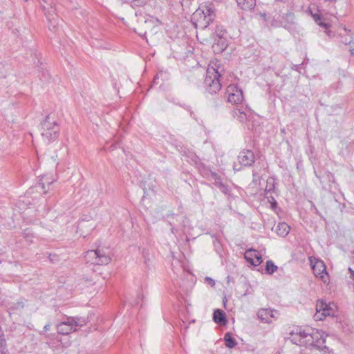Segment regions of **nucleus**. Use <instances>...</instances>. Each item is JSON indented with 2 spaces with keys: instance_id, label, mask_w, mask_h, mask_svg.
<instances>
[{
  "instance_id": "nucleus-1",
  "label": "nucleus",
  "mask_w": 354,
  "mask_h": 354,
  "mask_svg": "<svg viewBox=\"0 0 354 354\" xmlns=\"http://www.w3.org/2000/svg\"><path fill=\"white\" fill-rule=\"evenodd\" d=\"M296 333L299 335L301 339L306 342V347H315L319 351L328 350V348L324 345L326 340L320 337L318 331H315L313 328L303 329L301 327L295 328Z\"/></svg>"
},
{
  "instance_id": "nucleus-2",
  "label": "nucleus",
  "mask_w": 354,
  "mask_h": 354,
  "mask_svg": "<svg viewBox=\"0 0 354 354\" xmlns=\"http://www.w3.org/2000/svg\"><path fill=\"white\" fill-rule=\"evenodd\" d=\"M41 135L48 142L55 140L59 135V125L54 118L48 115L41 122Z\"/></svg>"
},
{
  "instance_id": "nucleus-3",
  "label": "nucleus",
  "mask_w": 354,
  "mask_h": 354,
  "mask_svg": "<svg viewBox=\"0 0 354 354\" xmlns=\"http://www.w3.org/2000/svg\"><path fill=\"white\" fill-rule=\"evenodd\" d=\"M221 76L218 68L209 67L206 71V75L204 80V85L206 91L210 94L216 93L221 88L220 77Z\"/></svg>"
},
{
  "instance_id": "nucleus-4",
  "label": "nucleus",
  "mask_w": 354,
  "mask_h": 354,
  "mask_svg": "<svg viewBox=\"0 0 354 354\" xmlns=\"http://www.w3.org/2000/svg\"><path fill=\"white\" fill-rule=\"evenodd\" d=\"M84 259L87 263L100 266L107 265L111 260L109 255L100 249L88 250L85 253Z\"/></svg>"
},
{
  "instance_id": "nucleus-5",
  "label": "nucleus",
  "mask_w": 354,
  "mask_h": 354,
  "mask_svg": "<svg viewBox=\"0 0 354 354\" xmlns=\"http://www.w3.org/2000/svg\"><path fill=\"white\" fill-rule=\"evenodd\" d=\"M191 21L196 28L205 29L211 22L207 21L206 15L202 9H196L192 14Z\"/></svg>"
},
{
  "instance_id": "nucleus-6",
  "label": "nucleus",
  "mask_w": 354,
  "mask_h": 354,
  "mask_svg": "<svg viewBox=\"0 0 354 354\" xmlns=\"http://www.w3.org/2000/svg\"><path fill=\"white\" fill-rule=\"evenodd\" d=\"M229 92L227 102L232 104H238L243 100L242 90L236 84L230 85L227 88Z\"/></svg>"
},
{
  "instance_id": "nucleus-7",
  "label": "nucleus",
  "mask_w": 354,
  "mask_h": 354,
  "mask_svg": "<svg viewBox=\"0 0 354 354\" xmlns=\"http://www.w3.org/2000/svg\"><path fill=\"white\" fill-rule=\"evenodd\" d=\"M254 153L249 149L241 151L238 156V160L241 165L244 167H250L254 162Z\"/></svg>"
},
{
  "instance_id": "nucleus-8",
  "label": "nucleus",
  "mask_w": 354,
  "mask_h": 354,
  "mask_svg": "<svg viewBox=\"0 0 354 354\" xmlns=\"http://www.w3.org/2000/svg\"><path fill=\"white\" fill-rule=\"evenodd\" d=\"M245 260L254 266H259L263 262L261 255L254 249H250L246 250L244 254Z\"/></svg>"
},
{
  "instance_id": "nucleus-9",
  "label": "nucleus",
  "mask_w": 354,
  "mask_h": 354,
  "mask_svg": "<svg viewBox=\"0 0 354 354\" xmlns=\"http://www.w3.org/2000/svg\"><path fill=\"white\" fill-rule=\"evenodd\" d=\"M281 24L284 28L289 31L295 30L297 24L295 21V15L291 12H288L281 17Z\"/></svg>"
},
{
  "instance_id": "nucleus-10",
  "label": "nucleus",
  "mask_w": 354,
  "mask_h": 354,
  "mask_svg": "<svg viewBox=\"0 0 354 354\" xmlns=\"http://www.w3.org/2000/svg\"><path fill=\"white\" fill-rule=\"evenodd\" d=\"M312 269L313 270L315 275L317 277H319L321 279L324 281V282H326V280H324V276H328V274L326 271V267L323 261H317L316 263L312 266Z\"/></svg>"
},
{
  "instance_id": "nucleus-11",
  "label": "nucleus",
  "mask_w": 354,
  "mask_h": 354,
  "mask_svg": "<svg viewBox=\"0 0 354 354\" xmlns=\"http://www.w3.org/2000/svg\"><path fill=\"white\" fill-rule=\"evenodd\" d=\"M214 44H212V50L215 54L223 53L228 46L226 37L214 38Z\"/></svg>"
},
{
  "instance_id": "nucleus-12",
  "label": "nucleus",
  "mask_w": 354,
  "mask_h": 354,
  "mask_svg": "<svg viewBox=\"0 0 354 354\" xmlns=\"http://www.w3.org/2000/svg\"><path fill=\"white\" fill-rule=\"evenodd\" d=\"M70 322V318L67 317L66 320L57 324V333L61 335H68L75 331L73 325Z\"/></svg>"
},
{
  "instance_id": "nucleus-13",
  "label": "nucleus",
  "mask_w": 354,
  "mask_h": 354,
  "mask_svg": "<svg viewBox=\"0 0 354 354\" xmlns=\"http://www.w3.org/2000/svg\"><path fill=\"white\" fill-rule=\"evenodd\" d=\"M198 9H202L205 15L207 18L209 22L212 23L214 21L216 14L214 6L212 3L207 2L204 5L201 6Z\"/></svg>"
},
{
  "instance_id": "nucleus-14",
  "label": "nucleus",
  "mask_w": 354,
  "mask_h": 354,
  "mask_svg": "<svg viewBox=\"0 0 354 354\" xmlns=\"http://www.w3.org/2000/svg\"><path fill=\"white\" fill-rule=\"evenodd\" d=\"M257 317L261 322L268 324L271 322V318L275 317L273 311L270 308H261L259 310Z\"/></svg>"
},
{
  "instance_id": "nucleus-15",
  "label": "nucleus",
  "mask_w": 354,
  "mask_h": 354,
  "mask_svg": "<svg viewBox=\"0 0 354 354\" xmlns=\"http://www.w3.org/2000/svg\"><path fill=\"white\" fill-rule=\"evenodd\" d=\"M213 320L220 326L227 324V318L225 313L221 309H216L213 313Z\"/></svg>"
},
{
  "instance_id": "nucleus-16",
  "label": "nucleus",
  "mask_w": 354,
  "mask_h": 354,
  "mask_svg": "<svg viewBox=\"0 0 354 354\" xmlns=\"http://www.w3.org/2000/svg\"><path fill=\"white\" fill-rule=\"evenodd\" d=\"M344 33L340 34V41L345 45H354V35L350 30L344 28Z\"/></svg>"
},
{
  "instance_id": "nucleus-17",
  "label": "nucleus",
  "mask_w": 354,
  "mask_h": 354,
  "mask_svg": "<svg viewBox=\"0 0 354 354\" xmlns=\"http://www.w3.org/2000/svg\"><path fill=\"white\" fill-rule=\"evenodd\" d=\"M233 118L239 120L241 123H245L248 121L251 114L248 115L245 111L239 109H234L232 111Z\"/></svg>"
},
{
  "instance_id": "nucleus-18",
  "label": "nucleus",
  "mask_w": 354,
  "mask_h": 354,
  "mask_svg": "<svg viewBox=\"0 0 354 354\" xmlns=\"http://www.w3.org/2000/svg\"><path fill=\"white\" fill-rule=\"evenodd\" d=\"M54 182L53 179L47 178L46 176H42L37 183L35 187L37 189H41L44 194L48 192V189H46V185L49 187Z\"/></svg>"
},
{
  "instance_id": "nucleus-19",
  "label": "nucleus",
  "mask_w": 354,
  "mask_h": 354,
  "mask_svg": "<svg viewBox=\"0 0 354 354\" xmlns=\"http://www.w3.org/2000/svg\"><path fill=\"white\" fill-rule=\"evenodd\" d=\"M239 7L246 11H251L254 9L256 0H236Z\"/></svg>"
},
{
  "instance_id": "nucleus-20",
  "label": "nucleus",
  "mask_w": 354,
  "mask_h": 354,
  "mask_svg": "<svg viewBox=\"0 0 354 354\" xmlns=\"http://www.w3.org/2000/svg\"><path fill=\"white\" fill-rule=\"evenodd\" d=\"M316 309L318 313L322 311V315H324V317L331 315V308L328 304L324 302L323 301H320L317 304Z\"/></svg>"
},
{
  "instance_id": "nucleus-21",
  "label": "nucleus",
  "mask_w": 354,
  "mask_h": 354,
  "mask_svg": "<svg viewBox=\"0 0 354 354\" xmlns=\"http://www.w3.org/2000/svg\"><path fill=\"white\" fill-rule=\"evenodd\" d=\"M290 232V226L285 222H280L276 227V233L281 236H286Z\"/></svg>"
},
{
  "instance_id": "nucleus-22",
  "label": "nucleus",
  "mask_w": 354,
  "mask_h": 354,
  "mask_svg": "<svg viewBox=\"0 0 354 354\" xmlns=\"http://www.w3.org/2000/svg\"><path fill=\"white\" fill-rule=\"evenodd\" d=\"M276 185H277V183L275 181V178H274L273 177H269L267 179L266 187L264 191H266L267 192H274L275 196H278L279 191L277 189Z\"/></svg>"
},
{
  "instance_id": "nucleus-23",
  "label": "nucleus",
  "mask_w": 354,
  "mask_h": 354,
  "mask_svg": "<svg viewBox=\"0 0 354 354\" xmlns=\"http://www.w3.org/2000/svg\"><path fill=\"white\" fill-rule=\"evenodd\" d=\"M290 337L288 339L290 340V342L296 345L300 346H306V342H304L299 337V335L296 333V330H292L290 333Z\"/></svg>"
},
{
  "instance_id": "nucleus-24",
  "label": "nucleus",
  "mask_w": 354,
  "mask_h": 354,
  "mask_svg": "<svg viewBox=\"0 0 354 354\" xmlns=\"http://www.w3.org/2000/svg\"><path fill=\"white\" fill-rule=\"evenodd\" d=\"M213 184L214 186L218 187L221 192H223L225 194H227L230 192V189L228 185L224 184L222 182L221 176L217 178L216 180H214L213 182Z\"/></svg>"
},
{
  "instance_id": "nucleus-25",
  "label": "nucleus",
  "mask_w": 354,
  "mask_h": 354,
  "mask_svg": "<svg viewBox=\"0 0 354 354\" xmlns=\"http://www.w3.org/2000/svg\"><path fill=\"white\" fill-rule=\"evenodd\" d=\"M71 322L74 326V330H77V327H81L86 324V319L81 317H69Z\"/></svg>"
},
{
  "instance_id": "nucleus-26",
  "label": "nucleus",
  "mask_w": 354,
  "mask_h": 354,
  "mask_svg": "<svg viewBox=\"0 0 354 354\" xmlns=\"http://www.w3.org/2000/svg\"><path fill=\"white\" fill-rule=\"evenodd\" d=\"M224 341H225V344L226 347H227L229 348H232L235 347L237 344V342L232 337V335L230 333H226L225 334Z\"/></svg>"
},
{
  "instance_id": "nucleus-27",
  "label": "nucleus",
  "mask_w": 354,
  "mask_h": 354,
  "mask_svg": "<svg viewBox=\"0 0 354 354\" xmlns=\"http://www.w3.org/2000/svg\"><path fill=\"white\" fill-rule=\"evenodd\" d=\"M265 198L270 204V207L272 209L275 210L278 206V203L275 200V194L274 192H267L264 191Z\"/></svg>"
},
{
  "instance_id": "nucleus-28",
  "label": "nucleus",
  "mask_w": 354,
  "mask_h": 354,
  "mask_svg": "<svg viewBox=\"0 0 354 354\" xmlns=\"http://www.w3.org/2000/svg\"><path fill=\"white\" fill-rule=\"evenodd\" d=\"M24 307V302L19 301L17 302L10 303L8 306V312L11 314L17 310H20Z\"/></svg>"
},
{
  "instance_id": "nucleus-29",
  "label": "nucleus",
  "mask_w": 354,
  "mask_h": 354,
  "mask_svg": "<svg viewBox=\"0 0 354 354\" xmlns=\"http://www.w3.org/2000/svg\"><path fill=\"white\" fill-rule=\"evenodd\" d=\"M277 269L278 267L274 265L272 261L268 260L266 261L265 270L268 274H273L277 270Z\"/></svg>"
},
{
  "instance_id": "nucleus-30",
  "label": "nucleus",
  "mask_w": 354,
  "mask_h": 354,
  "mask_svg": "<svg viewBox=\"0 0 354 354\" xmlns=\"http://www.w3.org/2000/svg\"><path fill=\"white\" fill-rule=\"evenodd\" d=\"M226 34V30L223 28L222 26H217L216 27L215 31L213 33V39L214 37L218 38V37H225V35Z\"/></svg>"
},
{
  "instance_id": "nucleus-31",
  "label": "nucleus",
  "mask_w": 354,
  "mask_h": 354,
  "mask_svg": "<svg viewBox=\"0 0 354 354\" xmlns=\"http://www.w3.org/2000/svg\"><path fill=\"white\" fill-rule=\"evenodd\" d=\"M142 257L144 259V263L147 267H149V262L150 261V252L149 250L142 249Z\"/></svg>"
},
{
  "instance_id": "nucleus-32",
  "label": "nucleus",
  "mask_w": 354,
  "mask_h": 354,
  "mask_svg": "<svg viewBox=\"0 0 354 354\" xmlns=\"http://www.w3.org/2000/svg\"><path fill=\"white\" fill-rule=\"evenodd\" d=\"M207 178L210 180H216L220 176L216 173L212 171V170H207L206 173Z\"/></svg>"
},
{
  "instance_id": "nucleus-33",
  "label": "nucleus",
  "mask_w": 354,
  "mask_h": 354,
  "mask_svg": "<svg viewBox=\"0 0 354 354\" xmlns=\"http://www.w3.org/2000/svg\"><path fill=\"white\" fill-rule=\"evenodd\" d=\"M7 351L6 346V339L3 333L0 332V352Z\"/></svg>"
},
{
  "instance_id": "nucleus-34",
  "label": "nucleus",
  "mask_w": 354,
  "mask_h": 354,
  "mask_svg": "<svg viewBox=\"0 0 354 354\" xmlns=\"http://www.w3.org/2000/svg\"><path fill=\"white\" fill-rule=\"evenodd\" d=\"M39 73H41L39 75V77L42 82H46L48 80L50 75L48 71H44L42 70L41 71H39Z\"/></svg>"
},
{
  "instance_id": "nucleus-35",
  "label": "nucleus",
  "mask_w": 354,
  "mask_h": 354,
  "mask_svg": "<svg viewBox=\"0 0 354 354\" xmlns=\"http://www.w3.org/2000/svg\"><path fill=\"white\" fill-rule=\"evenodd\" d=\"M88 221H86L84 220H82L79 222L78 223V225H77V229L80 230V231H82L84 228H85L86 227L88 226Z\"/></svg>"
},
{
  "instance_id": "nucleus-36",
  "label": "nucleus",
  "mask_w": 354,
  "mask_h": 354,
  "mask_svg": "<svg viewBox=\"0 0 354 354\" xmlns=\"http://www.w3.org/2000/svg\"><path fill=\"white\" fill-rule=\"evenodd\" d=\"M49 260L52 263H56L57 261H59V257L55 254H50Z\"/></svg>"
},
{
  "instance_id": "nucleus-37",
  "label": "nucleus",
  "mask_w": 354,
  "mask_h": 354,
  "mask_svg": "<svg viewBox=\"0 0 354 354\" xmlns=\"http://www.w3.org/2000/svg\"><path fill=\"white\" fill-rule=\"evenodd\" d=\"M313 17L317 24L322 20L321 15L317 13L313 15Z\"/></svg>"
},
{
  "instance_id": "nucleus-38",
  "label": "nucleus",
  "mask_w": 354,
  "mask_h": 354,
  "mask_svg": "<svg viewBox=\"0 0 354 354\" xmlns=\"http://www.w3.org/2000/svg\"><path fill=\"white\" fill-rule=\"evenodd\" d=\"M205 281L209 284L211 286H214V284H215V282L214 281V279H212V278L210 277H205Z\"/></svg>"
},
{
  "instance_id": "nucleus-39",
  "label": "nucleus",
  "mask_w": 354,
  "mask_h": 354,
  "mask_svg": "<svg viewBox=\"0 0 354 354\" xmlns=\"http://www.w3.org/2000/svg\"><path fill=\"white\" fill-rule=\"evenodd\" d=\"M318 24L322 26V27H324L325 28H328V27H330V24L328 23H325V22H322V21H320Z\"/></svg>"
},
{
  "instance_id": "nucleus-40",
  "label": "nucleus",
  "mask_w": 354,
  "mask_h": 354,
  "mask_svg": "<svg viewBox=\"0 0 354 354\" xmlns=\"http://www.w3.org/2000/svg\"><path fill=\"white\" fill-rule=\"evenodd\" d=\"M311 208L314 209L315 214H319V212L317 208L313 203H311Z\"/></svg>"
},
{
  "instance_id": "nucleus-41",
  "label": "nucleus",
  "mask_w": 354,
  "mask_h": 354,
  "mask_svg": "<svg viewBox=\"0 0 354 354\" xmlns=\"http://www.w3.org/2000/svg\"><path fill=\"white\" fill-rule=\"evenodd\" d=\"M50 323H47V324L44 326V331H46H46H48V330H50Z\"/></svg>"
},
{
  "instance_id": "nucleus-42",
  "label": "nucleus",
  "mask_w": 354,
  "mask_h": 354,
  "mask_svg": "<svg viewBox=\"0 0 354 354\" xmlns=\"http://www.w3.org/2000/svg\"><path fill=\"white\" fill-rule=\"evenodd\" d=\"M302 64H295L293 66V67H292V69H295L296 71H299V68L301 66Z\"/></svg>"
},
{
  "instance_id": "nucleus-43",
  "label": "nucleus",
  "mask_w": 354,
  "mask_h": 354,
  "mask_svg": "<svg viewBox=\"0 0 354 354\" xmlns=\"http://www.w3.org/2000/svg\"><path fill=\"white\" fill-rule=\"evenodd\" d=\"M214 245H215L216 250L218 251V248H220V246H221L220 243L218 241H216L214 243Z\"/></svg>"
},
{
  "instance_id": "nucleus-44",
  "label": "nucleus",
  "mask_w": 354,
  "mask_h": 354,
  "mask_svg": "<svg viewBox=\"0 0 354 354\" xmlns=\"http://www.w3.org/2000/svg\"><path fill=\"white\" fill-rule=\"evenodd\" d=\"M237 167V165L235 164L234 165V171H240L241 170V167Z\"/></svg>"
},
{
  "instance_id": "nucleus-45",
  "label": "nucleus",
  "mask_w": 354,
  "mask_h": 354,
  "mask_svg": "<svg viewBox=\"0 0 354 354\" xmlns=\"http://www.w3.org/2000/svg\"><path fill=\"white\" fill-rule=\"evenodd\" d=\"M252 175H253V177H254V181L256 180V176H257V174L256 172H254V171H252Z\"/></svg>"
},
{
  "instance_id": "nucleus-46",
  "label": "nucleus",
  "mask_w": 354,
  "mask_h": 354,
  "mask_svg": "<svg viewBox=\"0 0 354 354\" xmlns=\"http://www.w3.org/2000/svg\"><path fill=\"white\" fill-rule=\"evenodd\" d=\"M350 52H351V55L354 56V48H353L350 49Z\"/></svg>"
},
{
  "instance_id": "nucleus-47",
  "label": "nucleus",
  "mask_w": 354,
  "mask_h": 354,
  "mask_svg": "<svg viewBox=\"0 0 354 354\" xmlns=\"http://www.w3.org/2000/svg\"><path fill=\"white\" fill-rule=\"evenodd\" d=\"M0 354H9L8 351L0 352Z\"/></svg>"
},
{
  "instance_id": "nucleus-48",
  "label": "nucleus",
  "mask_w": 354,
  "mask_h": 354,
  "mask_svg": "<svg viewBox=\"0 0 354 354\" xmlns=\"http://www.w3.org/2000/svg\"><path fill=\"white\" fill-rule=\"evenodd\" d=\"M24 234H26V236H25L26 238L28 239L29 237L28 234H26V232L24 233Z\"/></svg>"
},
{
  "instance_id": "nucleus-49",
  "label": "nucleus",
  "mask_w": 354,
  "mask_h": 354,
  "mask_svg": "<svg viewBox=\"0 0 354 354\" xmlns=\"http://www.w3.org/2000/svg\"><path fill=\"white\" fill-rule=\"evenodd\" d=\"M93 224H90L89 226L92 227V229L93 228Z\"/></svg>"
}]
</instances>
